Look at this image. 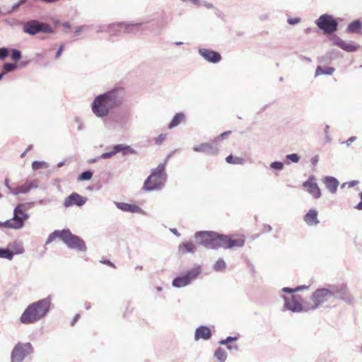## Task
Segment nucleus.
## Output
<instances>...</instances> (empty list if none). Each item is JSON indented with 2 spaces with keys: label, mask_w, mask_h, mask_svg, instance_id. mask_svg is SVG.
<instances>
[{
  "label": "nucleus",
  "mask_w": 362,
  "mask_h": 362,
  "mask_svg": "<svg viewBox=\"0 0 362 362\" xmlns=\"http://www.w3.org/2000/svg\"><path fill=\"white\" fill-rule=\"evenodd\" d=\"M13 257V252L8 248H0V258H4L8 260Z\"/></svg>",
  "instance_id": "32"
},
{
  "label": "nucleus",
  "mask_w": 362,
  "mask_h": 362,
  "mask_svg": "<svg viewBox=\"0 0 362 362\" xmlns=\"http://www.w3.org/2000/svg\"><path fill=\"white\" fill-rule=\"evenodd\" d=\"M57 238L62 240L69 249L79 252L87 250L85 242L78 235L73 234L69 229L55 230L49 235L46 245L51 243Z\"/></svg>",
  "instance_id": "4"
},
{
  "label": "nucleus",
  "mask_w": 362,
  "mask_h": 362,
  "mask_svg": "<svg viewBox=\"0 0 362 362\" xmlns=\"http://www.w3.org/2000/svg\"><path fill=\"white\" fill-rule=\"evenodd\" d=\"M166 137H167V134H160L156 138H155L156 144L160 145L163 143V141L166 139Z\"/></svg>",
  "instance_id": "46"
},
{
  "label": "nucleus",
  "mask_w": 362,
  "mask_h": 362,
  "mask_svg": "<svg viewBox=\"0 0 362 362\" xmlns=\"http://www.w3.org/2000/svg\"><path fill=\"white\" fill-rule=\"evenodd\" d=\"M11 226H13L12 223H7V221L5 222L0 221V227H6L12 228Z\"/></svg>",
  "instance_id": "57"
},
{
  "label": "nucleus",
  "mask_w": 362,
  "mask_h": 362,
  "mask_svg": "<svg viewBox=\"0 0 362 362\" xmlns=\"http://www.w3.org/2000/svg\"><path fill=\"white\" fill-rule=\"evenodd\" d=\"M114 24H111L109 25H103L100 26V29L97 30L98 33L101 32H111L112 30H116V27H111Z\"/></svg>",
  "instance_id": "43"
},
{
  "label": "nucleus",
  "mask_w": 362,
  "mask_h": 362,
  "mask_svg": "<svg viewBox=\"0 0 362 362\" xmlns=\"http://www.w3.org/2000/svg\"><path fill=\"white\" fill-rule=\"evenodd\" d=\"M334 43L343 50L349 52H356L359 48L358 45H354L351 42H346L339 37H336L334 38Z\"/></svg>",
  "instance_id": "21"
},
{
  "label": "nucleus",
  "mask_w": 362,
  "mask_h": 362,
  "mask_svg": "<svg viewBox=\"0 0 362 362\" xmlns=\"http://www.w3.org/2000/svg\"><path fill=\"white\" fill-rule=\"evenodd\" d=\"M196 250V245L192 242H185L179 246V250L182 253H194Z\"/></svg>",
  "instance_id": "26"
},
{
  "label": "nucleus",
  "mask_w": 362,
  "mask_h": 362,
  "mask_svg": "<svg viewBox=\"0 0 362 362\" xmlns=\"http://www.w3.org/2000/svg\"><path fill=\"white\" fill-rule=\"evenodd\" d=\"M202 273L200 266H197L185 272V274L175 277L172 282V285L175 288L185 287L195 280Z\"/></svg>",
  "instance_id": "7"
},
{
  "label": "nucleus",
  "mask_w": 362,
  "mask_h": 362,
  "mask_svg": "<svg viewBox=\"0 0 362 362\" xmlns=\"http://www.w3.org/2000/svg\"><path fill=\"white\" fill-rule=\"evenodd\" d=\"M28 0H19L16 3H15L12 6L11 10L8 11V13H12L14 11H16L19 7L27 2Z\"/></svg>",
  "instance_id": "39"
},
{
  "label": "nucleus",
  "mask_w": 362,
  "mask_h": 362,
  "mask_svg": "<svg viewBox=\"0 0 362 362\" xmlns=\"http://www.w3.org/2000/svg\"><path fill=\"white\" fill-rule=\"evenodd\" d=\"M4 185L6 187V188L8 189L9 192L12 194V190H13V188H12L9 185V180L8 178H6L4 180Z\"/></svg>",
  "instance_id": "54"
},
{
  "label": "nucleus",
  "mask_w": 362,
  "mask_h": 362,
  "mask_svg": "<svg viewBox=\"0 0 362 362\" xmlns=\"http://www.w3.org/2000/svg\"><path fill=\"white\" fill-rule=\"evenodd\" d=\"M238 337L229 336L226 339L219 341L218 343L221 345H225V344H230L231 341H236V340H238Z\"/></svg>",
  "instance_id": "42"
},
{
  "label": "nucleus",
  "mask_w": 362,
  "mask_h": 362,
  "mask_svg": "<svg viewBox=\"0 0 362 362\" xmlns=\"http://www.w3.org/2000/svg\"><path fill=\"white\" fill-rule=\"evenodd\" d=\"M169 22H170L169 16L165 13H163L161 15L160 21V24L161 27L167 26L168 24L169 23Z\"/></svg>",
  "instance_id": "40"
},
{
  "label": "nucleus",
  "mask_w": 362,
  "mask_h": 362,
  "mask_svg": "<svg viewBox=\"0 0 362 362\" xmlns=\"http://www.w3.org/2000/svg\"><path fill=\"white\" fill-rule=\"evenodd\" d=\"M124 89L115 88L95 96L91 103V110L98 118L107 117L111 111L123 102Z\"/></svg>",
  "instance_id": "1"
},
{
  "label": "nucleus",
  "mask_w": 362,
  "mask_h": 362,
  "mask_svg": "<svg viewBox=\"0 0 362 362\" xmlns=\"http://www.w3.org/2000/svg\"><path fill=\"white\" fill-rule=\"evenodd\" d=\"M50 308V297L34 302L30 304L23 311L20 317V322L25 325L35 323L48 314Z\"/></svg>",
  "instance_id": "3"
},
{
  "label": "nucleus",
  "mask_w": 362,
  "mask_h": 362,
  "mask_svg": "<svg viewBox=\"0 0 362 362\" xmlns=\"http://www.w3.org/2000/svg\"><path fill=\"white\" fill-rule=\"evenodd\" d=\"M300 21V18H289L287 20V22L290 25H296Z\"/></svg>",
  "instance_id": "48"
},
{
  "label": "nucleus",
  "mask_w": 362,
  "mask_h": 362,
  "mask_svg": "<svg viewBox=\"0 0 362 362\" xmlns=\"http://www.w3.org/2000/svg\"><path fill=\"white\" fill-rule=\"evenodd\" d=\"M23 30L30 35H35L40 33H54V30L49 25L40 23L37 20L27 21L23 25Z\"/></svg>",
  "instance_id": "9"
},
{
  "label": "nucleus",
  "mask_w": 362,
  "mask_h": 362,
  "mask_svg": "<svg viewBox=\"0 0 362 362\" xmlns=\"http://www.w3.org/2000/svg\"><path fill=\"white\" fill-rule=\"evenodd\" d=\"M48 164L45 161L35 160L32 163V168L33 169V170H37L42 168H48Z\"/></svg>",
  "instance_id": "35"
},
{
  "label": "nucleus",
  "mask_w": 362,
  "mask_h": 362,
  "mask_svg": "<svg viewBox=\"0 0 362 362\" xmlns=\"http://www.w3.org/2000/svg\"><path fill=\"white\" fill-rule=\"evenodd\" d=\"M230 133H231V132H230V131H227V132H223L222 134H220V136H218L217 138H216V139L214 140V142H215V143H216V144L217 145V143H218V141L223 139L226 135H228V134H230Z\"/></svg>",
  "instance_id": "47"
},
{
  "label": "nucleus",
  "mask_w": 362,
  "mask_h": 362,
  "mask_svg": "<svg viewBox=\"0 0 362 362\" xmlns=\"http://www.w3.org/2000/svg\"><path fill=\"white\" fill-rule=\"evenodd\" d=\"M24 204H19L13 211V218L8 220L7 223H12V228L20 229L23 227L25 221L29 218V215L24 212L23 208Z\"/></svg>",
  "instance_id": "13"
},
{
  "label": "nucleus",
  "mask_w": 362,
  "mask_h": 362,
  "mask_svg": "<svg viewBox=\"0 0 362 362\" xmlns=\"http://www.w3.org/2000/svg\"><path fill=\"white\" fill-rule=\"evenodd\" d=\"M286 158L293 163H298L300 160V156L297 153L288 154Z\"/></svg>",
  "instance_id": "44"
},
{
  "label": "nucleus",
  "mask_w": 362,
  "mask_h": 362,
  "mask_svg": "<svg viewBox=\"0 0 362 362\" xmlns=\"http://www.w3.org/2000/svg\"><path fill=\"white\" fill-rule=\"evenodd\" d=\"M101 262L103 263V264H107V265H109L110 267H115L114 264L112 262H110V260H108V259L102 260Z\"/></svg>",
  "instance_id": "60"
},
{
  "label": "nucleus",
  "mask_w": 362,
  "mask_h": 362,
  "mask_svg": "<svg viewBox=\"0 0 362 362\" xmlns=\"http://www.w3.org/2000/svg\"><path fill=\"white\" fill-rule=\"evenodd\" d=\"M284 300V308L293 313L307 312L310 308L303 305V299L299 295H292L291 298L282 296Z\"/></svg>",
  "instance_id": "12"
},
{
  "label": "nucleus",
  "mask_w": 362,
  "mask_h": 362,
  "mask_svg": "<svg viewBox=\"0 0 362 362\" xmlns=\"http://www.w3.org/2000/svg\"><path fill=\"white\" fill-rule=\"evenodd\" d=\"M315 24L325 34H332L337 30L338 22L329 14H322L316 21Z\"/></svg>",
  "instance_id": "8"
},
{
  "label": "nucleus",
  "mask_w": 362,
  "mask_h": 362,
  "mask_svg": "<svg viewBox=\"0 0 362 362\" xmlns=\"http://www.w3.org/2000/svg\"><path fill=\"white\" fill-rule=\"evenodd\" d=\"M194 151L206 153L210 155H216L218 152V146L214 141L212 142L202 143L200 145L194 146L192 148Z\"/></svg>",
  "instance_id": "18"
},
{
  "label": "nucleus",
  "mask_w": 362,
  "mask_h": 362,
  "mask_svg": "<svg viewBox=\"0 0 362 362\" xmlns=\"http://www.w3.org/2000/svg\"><path fill=\"white\" fill-rule=\"evenodd\" d=\"M185 119V115L182 112H178L176 113L171 122L168 124V129H173L176 127H177L182 121H184Z\"/></svg>",
  "instance_id": "27"
},
{
  "label": "nucleus",
  "mask_w": 362,
  "mask_h": 362,
  "mask_svg": "<svg viewBox=\"0 0 362 362\" xmlns=\"http://www.w3.org/2000/svg\"><path fill=\"white\" fill-rule=\"evenodd\" d=\"M304 221L308 226H316L319 223L317 219V211L316 209H310L304 216Z\"/></svg>",
  "instance_id": "25"
},
{
  "label": "nucleus",
  "mask_w": 362,
  "mask_h": 362,
  "mask_svg": "<svg viewBox=\"0 0 362 362\" xmlns=\"http://www.w3.org/2000/svg\"><path fill=\"white\" fill-rule=\"evenodd\" d=\"M201 6H204L207 8H213L214 6L212 4L207 2L206 1L201 0Z\"/></svg>",
  "instance_id": "50"
},
{
  "label": "nucleus",
  "mask_w": 362,
  "mask_h": 362,
  "mask_svg": "<svg viewBox=\"0 0 362 362\" xmlns=\"http://www.w3.org/2000/svg\"><path fill=\"white\" fill-rule=\"evenodd\" d=\"M189 2L197 6H201V0H189Z\"/></svg>",
  "instance_id": "61"
},
{
  "label": "nucleus",
  "mask_w": 362,
  "mask_h": 362,
  "mask_svg": "<svg viewBox=\"0 0 362 362\" xmlns=\"http://www.w3.org/2000/svg\"><path fill=\"white\" fill-rule=\"evenodd\" d=\"M332 291V297L352 305L355 302L354 296L351 294L346 284L329 285Z\"/></svg>",
  "instance_id": "10"
},
{
  "label": "nucleus",
  "mask_w": 362,
  "mask_h": 362,
  "mask_svg": "<svg viewBox=\"0 0 362 362\" xmlns=\"http://www.w3.org/2000/svg\"><path fill=\"white\" fill-rule=\"evenodd\" d=\"M300 59H301L302 61H306V62H311V59H310V58H309V57H305V56H301V57H300Z\"/></svg>",
  "instance_id": "62"
},
{
  "label": "nucleus",
  "mask_w": 362,
  "mask_h": 362,
  "mask_svg": "<svg viewBox=\"0 0 362 362\" xmlns=\"http://www.w3.org/2000/svg\"><path fill=\"white\" fill-rule=\"evenodd\" d=\"M173 234H175L176 236L179 237L180 235V233L177 230V229L173 228L170 230Z\"/></svg>",
  "instance_id": "63"
},
{
  "label": "nucleus",
  "mask_w": 362,
  "mask_h": 362,
  "mask_svg": "<svg viewBox=\"0 0 362 362\" xmlns=\"http://www.w3.org/2000/svg\"><path fill=\"white\" fill-rule=\"evenodd\" d=\"M226 267V264L223 259H219L214 264L213 269L216 272H222Z\"/></svg>",
  "instance_id": "34"
},
{
  "label": "nucleus",
  "mask_w": 362,
  "mask_h": 362,
  "mask_svg": "<svg viewBox=\"0 0 362 362\" xmlns=\"http://www.w3.org/2000/svg\"><path fill=\"white\" fill-rule=\"evenodd\" d=\"M226 161L230 164H240L243 165L245 163V160L240 157H235L232 154L228 156L226 158Z\"/></svg>",
  "instance_id": "31"
},
{
  "label": "nucleus",
  "mask_w": 362,
  "mask_h": 362,
  "mask_svg": "<svg viewBox=\"0 0 362 362\" xmlns=\"http://www.w3.org/2000/svg\"><path fill=\"white\" fill-rule=\"evenodd\" d=\"M93 177V173L90 170L82 172L78 177L79 181L90 180Z\"/></svg>",
  "instance_id": "36"
},
{
  "label": "nucleus",
  "mask_w": 362,
  "mask_h": 362,
  "mask_svg": "<svg viewBox=\"0 0 362 362\" xmlns=\"http://www.w3.org/2000/svg\"><path fill=\"white\" fill-rule=\"evenodd\" d=\"M112 27H116V30L119 32H124L130 34H136L144 30L143 23H125L121 22L114 23Z\"/></svg>",
  "instance_id": "15"
},
{
  "label": "nucleus",
  "mask_w": 362,
  "mask_h": 362,
  "mask_svg": "<svg viewBox=\"0 0 362 362\" xmlns=\"http://www.w3.org/2000/svg\"><path fill=\"white\" fill-rule=\"evenodd\" d=\"M115 204L119 209L123 211L131 213H144V210L135 204L118 202H115Z\"/></svg>",
  "instance_id": "23"
},
{
  "label": "nucleus",
  "mask_w": 362,
  "mask_h": 362,
  "mask_svg": "<svg viewBox=\"0 0 362 362\" xmlns=\"http://www.w3.org/2000/svg\"><path fill=\"white\" fill-rule=\"evenodd\" d=\"M22 57L21 52L17 49H11V58L15 62H18Z\"/></svg>",
  "instance_id": "37"
},
{
  "label": "nucleus",
  "mask_w": 362,
  "mask_h": 362,
  "mask_svg": "<svg viewBox=\"0 0 362 362\" xmlns=\"http://www.w3.org/2000/svg\"><path fill=\"white\" fill-rule=\"evenodd\" d=\"M86 28H87V26H86V25H82V26L78 27L74 31L75 35H79L83 31H84L86 30Z\"/></svg>",
  "instance_id": "49"
},
{
  "label": "nucleus",
  "mask_w": 362,
  "mask_h": 362,
  "mask_svg": "<svg viewBox=\"0 0 362 362\" xmlns=\"http://www.w3.org/2000/svg\"><path fill=\"white\" fill-rule=\"evenodd\" d=\"M355 208L358 210L362 209V201H361L356 206Z\"/></svg>",
  "instance_id": "64"
},
{
  "label": "nucleus",
  "mask_w": 362,
  "mask_h": 362,
  "mask_svg": "<svg viewBox=\"0 0 362 362\" xmlns=\"http://www.w3.org/2000/svg\"><path fill=\"white\" fill-rule=\"evenodd\" d=\"M198 244L206 249L216 250L218 248L231 249L241 247L245 245V238L231 239L229 235H221L213 231H199L194 234Z\"/></svg>",
  "instance_id": "2"
},
{
  "label": "nucleus",
  "mask_w": 362,
  "mask_h": 362,
  "mask_svg": "<svg viewBox=\"0 0 362 362\" xmlns=\"http://www.w3.org/2000/svg\"><path fill=\"white\" fill-rule=\"evenodd\" d=\"M88 201V198L83 197L77 192H72L70 195L65 198L64 206L69 208L71 206L76 205L77 206H82Z\"/></svg>",
  "instance_id": "16"
},
{
  "label": "nucleus",
  "mask_w": 362,
  "mask_h": 362,
  "mask_svg": "<svg viewBox=\"0 0 362 362\" xmlns=\"http://www.w3.org/2000/svg\"><path fill=\"white\" fill-rule=\"evenodd\" d=\"M356 140V136H351L346 141L342 142L341 144H346L349 146L351 144V143H353Z\"/></svg>",
  "instance_id": "52"
},
{
  "label": "nucleus",
  "mask_w": 362,
  "mask_h": 362,
  "mask_svg": "<svg viewBox=\"0 0 362 362\" xmlns=\"http://www.w3.org/2000/svg\"><path fill=\"white\" fill-rule=\"evenodd\" d=\"M8 49L6 47L0 48V60H4L8 57Z\"/></svg>",
  "instance_id": "45"
},
{
  "label": "nucleus",
  "mask_w": 362,
  "mask_h": 362,
  "mask_svg": "<svg viewBox=\"0 0 362 362\" xmlns=\"http://www.w3.org/2000/svg\"><path fill=\"white\" fill-rule=\"evenodd\" d=\"M308 286L305 285L298 286H296L294 288H288V287H284L282 288V291L286 293H293L300 291H302L303 289H307Z\"/></svg>",
  "instance_id": "33"
},
{
  "label": "nucleus",
  "mask_w": 362,
  "mask_h": 362,
  "mask_svg": "<svg viewBox=\"0 0 362 362\" xmlns=\"http://www.w3.org/2000/svg\"><path fill=\"white\" fill-rule=\"evenodd\" d=\"M198 53L203 59L210 63L216 64L221 60V54L218 52L212 49L199 48Z\"/></svg>",
  "instance_id": "17"
},
{
  "label": "nucleus",
  "mask_w": 362,
  "mask_h": 362,
  "mask_svg": "<svg viewBox=\"0 0 362 362\" xmlns=\"http://www.w3.org/2000/svg\"><path fill=\"white\" fill-rule=\"evenodd\" d=\"M214 357L219 362H225L227 358V353L223 348L218 347L215 350Z\"/></svg>",
  "instance_id": "30"
},
{
  "label": "nucleus",
  "mask_w": 362,
  "mask_h": 362,
  "mask_svg": "<svg viewBox=\"0 0 362 362\" xmlns=\"http://www.w3.org/2000/svg\"><path fill=\"white\" fill-rule=\"evenodd\" d=\"M112 148V151L102 153L99 156V158L107 159V158H110L112 156H115L117 153H122V155H124V156L127 155V154L136 153V151L127 145L115 144Z\"/></svg>",
  "instance_id": "14"
},
{
  "label": "nucleus",
  "mask_w": 362,
  "mask_h": 362,
  "mask_svg": "<svg viewBox=\"0 0 362 362\" xmlns=\"http://www.w3.org/2000/svg\"><path fill=\"white\" fill-rule=\"evenodd\" d=\"M272 169L281 170L284 168V163L280 161H274L270 164Z\"/></svg>",
  "instance_id": "41"
},
{
  "label": "nucleus",
  "mask_w": 362,
  "mask_h": 362,
  "mask_svg": "<svg viewBox=\"0 0 362 362\" xmlns=\"http://www.w3.org/2000/svg\"><path fill=\"white\" fill-rule=\"evenodd\" d=\"M362 24L360 20L357 19L351 22L346 28V32L349 33H356L361 30Z\"/></svg>",
  "instance_id": "28"
},
{
  "label": "nucleus",
  "mask_w": 362,
  "mask_h": 362,
  "mask_svg": "<svg viewBox=\"0 0 362 362\" xmlns=\"http://www.w3.org/2000/svg\"><path fill=\"white\" fill-rule=\"evenodd\" d=\"M166 162L167 159L163 163H160L157 168L151 170L150 175L144 183V190H160L165 186L168 177L165 171Z\"/></svg>",
  "instance_id": "5"
},
{
  "label": "nucleus",
  "mask_w": 362,
  "mask_h": 362,
  "mask_svg": "<svg viewBox=\"0 0 362 362\" xmlns=\"http://www.w3.org/2000/svg\"><path fill=\"white\" fill-rule=\"evenodd\" d=\"M334 71V69L333 67H322L318 66L315 70V76L320 75H332Z\"/></svg>",
  "instance_id": "29"
},
{
  "label": "nucleus",
  "mask_w": 362,
  "mask_h": 362,
  "mask_svg": "<svg viewBox=\"0 0 362 362\" xmlns=\"http://www.w3.org/2000/svg\"><path fill=\"white\" fill-rule=\"evenodd\" d=\"M264 230L266 233H269L272 230V228L270 225L265 224L264 225Z\"/></svg>",
  "instance_id": "58"
},
{
  "label": "nucleus",
  "mask_w": 362,
  "mask_h": 362,
  "mask_svg": "<svg viewBox=\"0 0 362 362\" xmlns=\"http://www.w3.org/2000/svg\"><path fill=\"white\" fill-rule=\"evenodd\" d=\"M318 161H319V156L317 155L312 157L310 159V163L314 166L317 164Z\"/></svg>",
  "instance_id": "53"
},
{
  "label": "nucleus",
  "mask_w": 362,
  "mask_h": 362,
  "mask_svg": "<svg viewBox=\"0 0 362 362\" xmlns=\"http://www.w3.org/2000/svg\"><path fill=\"white\" fill-rule=\"evenodd\" d=\"M226 345H227L228 349H229V350H235V351L238 350V346L237 344H228Z\"/></svg>",
  "instance_id": "55"
},
{
  "label": "nucleus",
  "mask_w": 362,
  "mask_h": 362,
  "mask_svg": "<svg viewBox=\"0 0 362 362\" xmlns=\"http://www.w3.org/2000/svg\"><path fill=\"white\" fill-rule=\"evenodd\" d=\"M63 50H64V45H61L59 46L58 50L56 52V54H55V58L56 59H59L61 57Z\"/></svg>",
  "instance_id": "51"
},
{
  "label": "nucleus",
  "mask_w": 362,
  "mask_h": 362,
  "mask_svg": "<svg viewBox=\"0 0 362 362\" xmlns=\"http://www.w3.org/2000/svg\"><path fill=\"white\" fill-rule=\"evenodd\" d=\"M326 188L332 194L337 192L339 182L338 180L332 176H326L323 180Z\"/></svg>",
  "instance_id": "24"
},
{
  "label": "nucleus",
  "mask_w": 362,
  "mask_h": 362,
  "mask_svg": "<svg viewBox=\"0 0 362 362\" xmlns=\"http://www.w3.org/2000/svg\"><path fill=\"white\" fill-rule=\"evenodd\" d=\"M39 186V181L34 180L31 181H27L22 185L13 188L12 194L13 195H18L20 194H27L33 189H36Z\"/></svg>",
  "instance_id": "19"
},
{
  "label": "nucleus",
  "mask_w": 362,
  "mask_h": 362,
  "mask_svg": "<svg viewBox=\"0 0 362 362\" xmlns=\"http://www.w3.org/2000/svg\"><path fill=\"white\" fill-rule=\"evenodd\" d=\"M212 336L211 329L206 326H200L195 330L194 339L198 341L199 339L209 340Z\"/></svg>",
  "instance_id": "22"
},
{
  "label": "nucleus",
  "mask_w": 362,
  "mask_h": 362,
  "mask_svg": "<svg viewBox=\"0 0 362 362\" xmlns=\"http://www.w3.org/2000/svg\"><path fill=\"white\" fill-rule=\"evenodd\" d=\"M314 175H310L308 180L303 182V186L308 189V192L315 198L321 197V191L317 182H314Z\"/></svg>",
  "instance_id": "20"
},
{
  "label": "nucleus",
  "mask_w": 362,
  "mask_h": 362,
  "mask_svg": "<svg viewBox=\"0 0 362 362\" xmlns=\"http://www.w3.org/2000/svg\"><path fill=\"white\" fill-rule=\"evenodd\" d=\"M3 68L6 72H11L17 69V65L16 64L7 62L3 65Z\"/></svg>",
  "instance_id": "38"
},
{
  "label": "nucleus",
  "mask_w": 362,
  "mask_h": 362,
  "mask_svg": "<svg viewBox=\"0 0 362 362\" xmlns=\"http://www.w3.org/2000/svg\"><path fill=\"white\" fill-rule=\"evenodd\" d=\"M33 353L31 343L18 342L13 347L11 354V362H23L29 355Z\"/></svg>",
  "instance_id": "6"
},
{
  "label": "nucleus",
  "mask_w": 362,
  "mask_h": 362,
  "mask_svg": "<svg viewBox=\"0 0 362 362\" xmlns=\"http://www.w3.org/2000/svg\"><path fill=\"white\" fill-rule=\"evenodd\" d=\"M358 183V180H352V181H350V182H347V186L349 187H354V186H356L357 184Z\"/></svg>",
  "instance_id": "56"
},
{
  "label": "nucleus",
  "mask_w": 362,
  "mask_h": 362,
  "mask_svg": "<svg viewBox=\"0 0 362 362\" xmlns=\"http://www.w3.org/2000/svg\"><path fill=\"white\" fill-rule=\"evenodd\" d=\"M79 318H80V315L79 314L76 315L71 322V325L74 326L75 325V323L79 320Z\"/></svg>",
  "instance_id": "59"
},
{
  "label": "nucleus",
  "mask_w": 362,
  "mask_h": 362,
  "mask_svg": "<svg viewBox=\"0 0 362 362\" xmlns=\"http://www.w3.org/2000/svg\"><path fill=\"white\" fill-rule=\"evenodd\" d=\"M331 298L332 297L329 285L327 288H317L311 296L313 305L310 307V309L315 310L318 308L322 304L328 302Z\"/></svg>",
  "instance_id": "11"
}]
</instances>
